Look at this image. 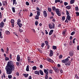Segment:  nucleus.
Segmentation results:
<instances>
[{
    "instance_id": "f257e3e1",
    "label": "nucleus",
    "mask_w": 79,
    "mask_h": 79,
    "mask_svg": "<svg viewBox=\"0 0 79 79\" xmlns=\"http://www.w3.org/2000/svg\"><path fill=\"white\" fill-rule=\"evenodd\" d=\"M15 69V66L13 64V62L11 60L8 62L5 67L7 74H11L12 71H14Z\"/></svg>"
},
{
    "instance_id": "f03ea898",
    "label": "nucleus",
    "mask_w": 79,
    "mask_h": 79,
    "mask_svg": "<svg viewBox=\"0 0 79 79\" xmlns=\"http://www.w3.org/2000/svg\"><path fill=\"white\" fill-rule=\"evenodd\" d=\"M56 13V14L58 15V16H61V12L59 10V9H56L55 10Z\"/></svg>"
},
{
    "instance_id": "7ed1b4c3",
    "label": "nucleus",
    "mask_w": 79,
    "mask_h": 79,
    "mask_svg": "<svg viewBox=\"0 0 79 79\" xmlns=\"http://www.w3.org/2000/svg\"><path fill=\"white\" fill-rule=\"evenodd\" d=\"M49 28L50 29H55V23H52V25L51 24V23H49L48 24Z\"/></svg>"
},
{
    "instance_id": "20e7f679",
    "label": "nucleus",
    "mask_w": 79,
    "mask_h": 79,
    "mask_svg": "<svg viewBox=\"0 0 79 79\" xmlns=\"http://www.w3.org/2000/svg\"><path fill=\"white\" fill-rule=\"evenodd\" d=\"M52 69L54 70V71L56 72V73H59V70H58V68L55 67H52Z\"/></svg>"
},
{
    "instance_id": "39448f33",
    "label": "nucleus",
    "mask_w": 79,
    "mask_h": 79,
    "mask_svg": "<svg viewBox=\"0 0 79 79\" xmlns=\"http://www.w3.org/2000/svg\"><path fill=\"white\" fill-rule=\"evenodd\" d=\"M11 22L13 27H15V25L14 24V23H15V20L13 19H11Z\"/></svg>"
},
{
    "instance_id": "423d86ee",
    "label": "nucleus",
    "mask_w": 79,
    "mask_h": 79,
    "mask_svg": "<svg viewBox=\"0 0 79 79\" xmlns=\"http://www.w3.org/2000/svg\"><path fill=\"white\" fill-rule=\"evenodd\" d=\"M43 15L45 18H46L47 16V13L46 11L44 10L43 11Z\"/></svg>"
},
{
    "instance_id": "0eeeda50",
    "label": "nucleus",
    "mask_w": 79,
    "mask_h": 79,
    "mask_svg": "<svg viewBox=\"0 0 79 79\" xmlns=\"http://www.w3.org/2000/svg\"><path fill=\"white\" fill-rule=\"evenodd\" d=\"M47 60L48 61H49V62H50L51 63H53L54 62L53 60L49 58H47Z\"/></svg>"
},
{
    "instance_id": "6e6552de",
    "label": "nucleus",
    "mask_w": 79,
    "mask_h": 79,
    "mask_svg": "<svg viewBox=\"0 0 79 79\" xmlns=\"http://www.w3.org/2000/svg\"><path fill=\"white\" fill-rule=\"evenodd\" d=\"M4 24H5V23H4L3 22H1L0 24V27H1V28L3 27V26H4Z\"/></svg>"
},
{
    "instance_id": "1a4fd4ad",
    "label": "nucleus",
    "mask_w": 79,
    "mask_h": 79,
    "mask_svg": "<svg viewBox=\"0 0 79 79\" xmlns=\"http://www.w3.org/2000/svg\"><path fill=\"white\" fill-rule=\"evenodd\" d=\"M44 73H45L46 75H48V72L47 71H48V69H47V70L46 69H44Z\"/></svg>"
},
{
    "instance_id": "9d476101",
    "label": "nucleus",
    "mask_w": 79,
    "mask_h": 79,
    "mask_svg": "<svg viewBox=\"0 0 79 79\" xmlns=\"http://www.w3.org/2000/svg\"><path fill=\"white\" fill-rule=\"evenodd\" d=\"M64 64L66 66H69V65L71 64V62H70V61L67 62L66 63Z\"/></svg>"
},
{
    "instance_id": "9b49d317",
    "label": "nucleus",
    "mask_w": 79,
    "mask_h": 79,
    "mask_svg": "<svg viewBox=\"0 0 79 79\" xmlns=\"http://www.w3.org/2000/svg\"><path fill=\"white\" fill-rule=\"evenodd\" d=\"M2 4L3 6H6L7 5V2L6 1H2Z\"/></svg>"
},
{
    "instance_id": "f8f14e48",
    "label": "nucleus",
    "mask_w": 79,
    "mask_h": 79,
    "mask_svg": "<svg viewBox=\"0 0 79 79\" xmlns=\"http://www.w3.org/2000/svg\"><path fill=\"white\" fill-rule=\"evenodd\" d=\"M53 55V52L52 50H51L50 52V54H49V56H52Z\"/></svg>"
},
{
    "instance_id": "ddd939ff",
    "label": "nucleus",
    "mask_w": 79,
    "mask_h": 79,
    "mask_svg": "<svg viewBox=\"0 0 79 79\" xmlns=\"http://www.w3.org/2000/svg\"><path fill=\"white\" fill-rule=\"evenodd\" d=\"M17 61H20V56L19 55H17Z\"/></svg>"
},
{
    "instance_id": "4468645a",
    "label": "nucleus",
    "mask_w": 79,
    "mask_h": 79,
    "mask_svg": "<svg viewBox=\"0 0 79 79\" xmlns=\"http://www.w3.org/2000/svg\"><path fill=\"white\" fill-rule=\"evenodd\" d=\"M35 74L37 75H40V71L37 70L35 71Z\"/></svg>"
},
{
    "instance_id": "2eb2a0df",
    "label": "nucleus",
    "mask_w": 79,
    "mask_h": 79,
    "mask_svg": "<svg viewBox=\"0 0 79 79\" xmlns=\"http://www.w3.org/2000/svg\"><path fill=\"white\" fill-rule=\"evenodd\" d=\"M53 31H54V30H50V31L49 33V35H51L53 34Z\"/></svg>"
},
{
    "instance_id": "dca6fc26",
    "label": "nucleus",
    "mask_w": 79,
    "mask_h": 79,
    "mask_svg": "<svg viewBox=\"0 0 79 79\" xmlns=\"http://www.w3.org/2000/svg\"><path fill=\"white\" fill-rule=\"evenodd\" d=\"M67 18L68 20V21H70V20H71V16H69V15H68L67 16Z\"/></svg>"
},
{
    "instance_id": "f3484780",
    "label": "nucleus",
    "mask_w": 79,
    "mask_h": 79,
    "mask_svg": "<svg viewBox=\"0 0 79 79\" xmlns=\"http://www.w3.org/2000/svg\"><path fill=\"white\" fill-rule=\"evenodd\" d=\"M69 58L70 59V56H69L66 59H65L66 62H68L69 60Z\"/></svg>"
},
{
    "instance_id": "a211bd4d",
    "label": "nucleus",
    "mask_w": 79,
    "mask_h": 79,
    "mask_svg": "<svg viewBox=\"0 0 79 79\" xmlns=\"http://www.w3.org/2000/svg\"><path fill=\"white\" fill-rule=\"evenodd\" d=\"M18 25V26H19V27H20V28H21V26H23V24L21 23H17Z\"/></svg>"
},
{
    "instance_id": "6ab92c4d",
    "label": "nucleus",
    "mask_w": 79,
    "mask_h": 79,
    "mask_svg": "<svg viewBox=\"0 0 79 79\" xmlns=\"http://www.w3.org/2000/svg\"><path fill=\"white\" fill-rule=\"evenodd\" d=\"M40 74L41 75H42V76H44V72H43V71L42 70H40Z\"/></svg>"
},
{
    "instance_id": "aec40b11",
    "label": "nucleus",
    "mask_w": 79,
    "mask_h": 79,
    "mask_svg": "<svg viewBox=\"0 0 79 79\" xmlns=\"http://www.w3.org/2000/svg\"><path fill=\"white\" fill-rule=\"evenodd\" d=\"M69 55L70 56H73V52L71 51L69 53Z\"/></svg>"
},
{
    "instance_id": "412c9836",
    "label": "nucleus",
    "mask_w": 79,
    "mask_h": 79,
    "mask_svg": "<svg viewBox=\"0 0 79 79\" xmlns=\"http://www.w3.org/2000/svg\"><path fill=\"white\" fill-rule=\"evenodd\" d=\"M23 76H24L25 77H28V76H29V74L24 73L23 74Z\"/></svg>"
},
{
    "instance_id": "4be33fe9",
    "label": "nucleus",
    "mask_w": 79,
    "mask_h": 79,
    "mask_svg": "<svg viewBox=\"0 0 79 79\" xmlns=\"http://www.w3.org/2000/svg\"><path fill=\"white\" fill-rule=\"evenodd\" d=\"M36 13L37 15L39 16L40 15V11H37Z\"/></svg>"
},
{
    "instance_id": "5701e85b",
    "label": "nucleus",
    "mask_w": 79,
    "mask_h": 79,
    "mask_svg": "<svg viewBox=\"0 0 79 79\" xmlns=\"http://www.w3.org/2000/svg\"><path fill=\"white\" fill-rule=\"evenodd\" d=\"M17 2L16 1V0H13V5H16Z\"/></svg>"
},
{
    "instance_id": "b1692460",
    "label": "nucleus",
    "mask_w": 79,
    "mask_h": 79,
    "mask_svg": "<svg viewBox=\"0 0 79 79\" xmlns=\"http://www.w3.org/2000/svg\"><path fill=\"white\" fill-rule=\"evenodd\" d=\"M5 32L6 35H10V32L9 31H6Z\"/></svg>"
},
{
    "instance_id": "393cba45",
    "label": "nucleus",
    "mask_w": 79,
    "mask_h": 79,
    "mask_svg": "<svg viewBox=\"0 0 79 79\" xmlns=\"http://www.w3.org/2000/svg\"><path fill=\"white\" fill-rule=\"evenodd\" d=\"M35 19H39V16L36 15L35 17Z\"/></svg>"
},
{
    "instance_id": "a878e982",
    "label": "nucleus",
    "mask_w": 79,
    "mask_h": 79,
    "mask_svg": "<svg viewBox=\"0 0 79 79\" xmlns=\"http://www.w3.org/2000/svg\"><path fill=\"white\" fill-rule=\"evenodd\" d=\"M75 0H71L70 3V4H73L74 3V1Z\"/></svg>"
},
{
    "instance_id": "bb28decb",
    "label": "nucleus",
    "mask_w": 79,
    "mask_h": 79,
    "mask_svg": "<svg viewBox=\"0 0 79 79\" xmlns=\"http://www.w3.org/2000/svg\"><path fill=\"white\" fill-rule=\"evenodd\" d=\"M66 8H67V9H68V10H69V9H71V6H66Z\"/></svg>"
},
{
    "instance_id": "cd10ccee",
    "label": "nucleus",
    "mask_w": 79,
    "mask_h": 79,
    "mask_svg": "<svg viewBox=\"0 0 79 79\" xmlns=\"http://www.w3.org/2000/svg\"><path fill=\"white\" fill-rule=\"evenodd\" d=\"M49 73H50V74H53V70L52 69H50L49 71Z\"/></svg>"
},
{
    "instance_id": "c85d7f7f",
    "label": "nucleus",
    "mask_w": 79,
    "mask_h": 79,
    "mask_svg": "<svg viewBox=\"0 0 79 79\" xmlns=\"http://www.w3.org/2000/svg\"><path fill=\"white\" fill-rule=\"evenodd\" d=\"M29 65H27V68L26 69V70L27 71H29Z\"/></svg>"
},
{
    "instance_id": "c756f323",
    "label": "nucleus",
    "mask_w": 79,
    "mask_h": 79,
    "mask_svg": "<svg viewBox=\"0 0 79 79\" xmlns=\"http://www.w3.org/2000/svg\"><path fill=\"white\" fill-rule=\"evenodd\" d=\"M12 10L13 11V13H15V8L14 7H12Z\"/></svg>"
},
{
    "instance_id": "7c9ffc66",
    "label": "nucleus",
    "mask_w": 79,
    "mask_h": 79,
    "mask_svg": "<svg viewBox=\"0 0 79 79\" xmlns=\"http://www.w3.org/2000/svg\"><path fill=\"white\" fill-rule=\"evenodd\" d=\"M33 70H36L37 69V67L35 66H34L32 68Z\"/></svg>"
},
{
    "instance_id": "2f4dec72",
    "label": "nucleus",
    "mask_w": 79,
    "mask_h": 79,
    "mask_svg": "<svg viewBox=\"0 0 79 79\" xmlns=\"http://www.w3.org/2000/svg\"><path fill=\"white\" fill-rule=\"evenodd\" d=\"M52 48L53 50H56L57 48L56 46H52Z\"/></svg>"
},
{
    "instance_id": "473e14b6",
    "label": "nucleus",
    "mask_w": 79,
    "mask_h": 79,
    "mask_svg": "<svg viewBox=\"0 0 79 79\" xmlns=\"http://www.w3.org/2000/svg\"><path fill=\"white\" fill-rule=\"evenodd\" d=\"M44 42L46 44V45L47 46L48 45V42L47 41H44Z\"/></svg>"
},
{
    "instance_id": "72a5a7b5",
    "label": "nucleus",
    "mask_w": 79,
    "mask_h": 79,
    "mask_svg": "<svg viewBox=\"0 0 79 79\" xmlns=\"http://www.w3.org/2000/svg\"><path fill=\"white\" fill-rule=\"evenodd\" d=\"M8 78H9V79H11V78H12V75H8Z\"/></svg>"
},
{
    "instance_id": "f704fd0d",
    "label": "nucleus",
    "mask_w": 79,
    "mask_h": 79,
    "mask_svg": "<svg viewBox=\"0 0 79 79\" xmlns=\"http://www.w3.org/2000/svg\"><path fill=\"white\" fill-rule=\"evenodd\" d=\"M62 21H64L65 19V16H63L62 17Z\"/></svg>"
},
{
    "instance_id": "c9c22d12",
    "label": "nucleus",
    "mask_w": 79,
    "mask_h": 79,
    "mask_svg": "<svg viewBox=\"0 0 79 79\" xmlns=\"http://www.w3.org/2000/svg\"><path fill=\"white\" fill-rule=\"evenodd\" d=\"M75 10L76 11H78L79 10V8H78V6H76L75 7Z\"/></svg>"
},
{
    "instance_id": "e433bc0d",
    "label": "nucleus",
    "mask_w": 79,
    "mask_h": 79,
    "mask_svg": "<svg viewBox=\"0 0 79 79\" xmlns=\"http://www.w3.org/2000/svg\"><path fill=\"white\" fill-rule=\"evenodd\" d=\"M2 32L0 31V37L1 39H3V36H2Z\"/></svg>"
},
{
    "instance_id": "4c0bfd02",
    "label": "nucleus",
    "mask_w": 79,
    "mask_h": 79,
    "mask_svg": "<svg viewBox=\"0 0 79 79\" xmlns=\"http://www.w3.org/2000/svg\"><path fill=\"white\" fill-rule=\"evenodd\" d=\"M75 33H76V32H75V31H73L71 33V35H73L74 34H75Z\"/></svg>"
},
{
    "instance_id": "58836bf2",
    "label": "nucleus",
    "mask_w": 79,
    "mask_h": 79,
    "mask_svg": "<svg viewBox=\"0 0 79 79\" xmlns=\"http://www.w3.org/2000/svg\"><path fill=\"white\" fill-rule=\"evenodd\" d=\"M59 58L60 59H61V58H63V55H59Z\"/></svg>"
},
{
    "instance_id": "ea45409f",
    "label": "nucleus",
    "mask_w": 79,
    "mask_h": 79,
    "mask_svg": "<svg viewBox=\"0 0 79 79\" xmlns=\"http://www.w3.org/2000/svg\"><path fill=\"white\" fill-rule=\"evenodd\" d=\"M5 60V61H8L9 60V58L6 57Z\"/></svg>"
},
{
    "instance_id": "a19ab883",
    "label": "nucleus",
    "mask_w": 79,
    "mask_h": 79,
    "mask_svg": "<svg viewBox=\"0 0 79 79\" xmlns=\"http://www.w3.org/2000/svg\"><path fill=\"white\" fill-rule=\"evenodd\" d=\"M57 2H60V0H56L55 1V3H56Z\"/></svg>"
},
{
    "instance_id": "79ce46f5",
    "label": "nucleus",
    "mask_w": 79,
    "mask_h": 79,
    "mask_svg": "<svg viewBox=\"0 0 79 79\" xmlns=\"http://www.w3.org/2000/svg\"><path fill=\"white\" fill-rule=\"evenodd\" d=\"M62 63H66V60L65 59L62 60Z\"/></svg>"
},
{
    "instance_id": "37998d69",
    "label": "nucleus",
    "mask_w": 79,
    "mask_h": 79,
    "mask_svg": "<svg viewBox=\"0 0 79 79\" xmlns=\"http://www.w3.org/2000/svg\"><path fill=\"white\" fill-rule=\"evenodd\" d=\"M44 45H45V44L44 43H42V44L41 45V47H42V48H44Z\"/></svg>"
},
{
    "instance_id": "c03bdc74",
    "label": "nucleus",
    "mask_w": 79,
    "mask_h": 79,
    "mask_svg": "<svg viewBox=\"0 0 79 79\" xmlns=\"http://www.w3.org/2000/svg\"><path fill=\"white\" fill-rule=\"evenodd\" d=\"M9 58L10 60H12V55L11 54H10Z\"/></svg>"
},
{
    "instance_id": "a18cd8bd",
    "label": "nucleus",
    "mask_w": 79,
    "mask_h": 79,
    "mask_svg": "<svg viewBox=\"0 0 79 79\" xmlns=\"http://www.w3.org/2000/svg\"><path fill=\"white\" fill-rule=\"evenodd\" d=\"M48 10L49 12H52V9L51 8H48Z\"/></svg>"
},
{
    "instance_id": "49530a36",
    "label": "nucleus",
    "mask_w": 79,
    "mask_h": 79,
    "mask_svg": "<svg viewBox=\"0 0 79 79\" xmlns=\"http://www.w3.org/2000/svg\"><path fill=\"white\" fill-rule=\"evenodd\" d=\"M59 71H60V73H63V70L62 69H59Z\"/></svg>"
},
{
    "instance_id": "de8ad7c7",
    "label": "nucleus",
    "mask_w": 79,
    "mask_h": 79,
    "mask_svg": "<svg viewBox=\"0 0 79 79\" xmlns=\"http://www.w3.org/2000/svg\"><path fill=\"white\" fill-rule=\"evenodd\" d=\"M52 9L53 11H55V10H56V7L55 6H53L52 7Z\"/></svg>"
},
{
    "instance_id": "09e8293b",
    "label": "nucleus",
    "mask_w": 79,
    "mask_h": 79,
    "mask_svg": "<svg viewBox=\"0 0 79 79\" xmlns=\"http://www.w3.org/2000/svg\"><path fill=\"white\" fill-rule=\"evenodd\" d=\"M26 4L27 6H29V2H26Z\"/></svg>"
},
{
    "instance_id": "8fccbe9b",
    "label": "nucleus",
    "mask_w": 79,
    "mask_h": 79,
    "mask_svg": "<svg viewBox=\"0 0 79 79\" xmlns=\"http://www.w3.org/2000/svg\"><path fill=\"white\" fill-rule=\"evenodd\" d=\"M76 14L77 16H79V13L78 12H76Z\"/></svg>"
},
{
    "instance_id": "3c124183",
    "label": "nucleus",
    "mask_w": 79,
    "mask_h": 79,
    "mask_svg": "<svg viewBox=\"0 0 79 79\" xmlns=\"http://www.w3.org/2000/svg\"><path fill=\"white\" fill-rule=\"evenodd\" d=\"M39 23V22H38V21H36L35 22V25L36 26H37V25L38 24V23Z\"/></svg>"
},
{
    "instance_id": "603ef678",
    "label": "nucleus",
    "mask_w": 79,
    "mask_h": 79,
    "mask_svg": "<svg viewBox=\"0 0 79 79\" xmlns=\"http://www.w3.org/2000/svg\"><path fill=\"white\" fill-rule=\"evenodd\" d=\"M75 77L77 78V79H79V77H78V76H77V74H76L75 75Z\"/></svg>"
},
{
    "instance_id": "864d4df0",
    "label": "nucleus",
    "mask_w": 79,
    "mask_h": 79,
    "mask_svg": "<svg viewBox=\"0 0 79 79\" xmlns=\"http://www.w3.org/2000/svg\"><path fill=\"white\" fill-rule=\"evenodd\" d=\"M64 4L65 6H66V5H68V3L66 2H64Z\"/></svg>"
},
{
    "instance_id": "5fc2aeb1",
    "label": "nucleus",
    "mask_w": 79,
    "mask_h": 79,
    "mask_svg": "<svg viewBox=\"0 0 79 79\" xmlns=\"http://www.w3.org/2000/svg\"><path fill=\"white\" fill-rule=\"evenodd\" d=\"M65 34H66V31H63V32H62V34L64 35H65Z\"/></svg>"
},
{
    "instance_id": "6e6d98bb",
    "label": "nucleus",
    "mask_w": 79,
    "mask_h": 79,
    "mask_svg": "<svg viewBox=\"0 0 79 79\" xmlns=\"http://www.w3.org/2000/svg\"><path fill=\"white\" fill-rule=\"evenodd\" d=\"M19 32H23V30H22L20 28L19 29Z\"/></svg>"
},
{
    "instance_id": "4d7b16f0",
    "label": "nucleus",
    "mask_w": 79,
    "mask_h": 79,
    "mask_svg": "<svg viewBox=\"0 0 79 79\" xmlns=\"http://www.w3.org/2000/svg\"><path fill=\"white\" fill-rule=\"evenodd\" d=\"M66 15L67 16H68V15H69V12H68V11H66Z\"/></svg>"
},
{
    "instance_id": "13d9d810",
    "label": "nucleus",
    "mask_w": 79,
    "mask_h": 79,
    "mask_svg": "<svg viewBox=\"0 0 79 79\" xmlns=\"http://www.w3.org/2000/svg\"><path fill=\"white\" fill-rule=\"evenodd\" d=\"M14 34H15V35H16L17 37H18V34H17L15 32H14Z\"/></svg>"
},
{
    "instance_id": "bf43d9fd",
    "label": "nucleus",
    "mask_w": 79,
    "mask_h": 79,
    "mask_svg": "<svg viewBox=\"0 0 79 79\" xmlns=\"http://www.w3.org/2000/svg\"><path fill=\"white\" fill-rule=\"evenodd\" d=\"M27 60L28 61V63H30V62H31V59H30L29 58V57L28 58Z\"/></svg>"
},
{
    "instance_id": "052dcab7",
    "label": "nucleus",
    "mask_w": 79,
    "mask_h": 79,
    "mask_svg": "<svg viewBox=\"0 0 79 79\" xmlns=\"http://www.w3.org/2000/svg\"><path fill=\"white\" fill-rule=\"evenodd\" d=\"M25 41L26 42H27L28 43H29V40L27 39H26Z\"/></svg>"
},
{
    "instance_id": "680f3d73",
    "label": "nucleus",
    "mask_w": 79,
    "mask_h": 79,
    "mask_svg": "<svg viewBox=\"0 0 79 79\" xmlns=\"http://www.w3.org/2000/svg\"><path fill=\"white\" fill-rule=\"evenodd\" d=\"M48 75H46L45 76V79H48Z\"/></svg>"
},
{
    "instance_id": "e2e57ef3",
    "label": "nucleus",
    "mask_w": 79,
    "mask_h": 79,
    "mask_svg": "<svg viewBox=\"0 0 79 79\" xmlns=\"http://www.w3.org/2000/svg\"><path fill=\"white\" fill-rule=\"evenodd\" d=\"M16 65L17 66H19V62H16Z\"/></svg>"
},
{
    "instance_id": "0e129e2a",
    "label": "nucleus",
    "mask_w": 79,
    "mask_h": 79,
    "mask_svg": "<svg viewBox=\"0 0 79 79\" xmlns=\"http://www.w3.org/2000/svg\"><path fill=\"white\" fill-rule=\"evenodd\" d=\"M45 34H46V35H47V34H48V32H47V30H45Z\"/></svg>"
},
{
    "instance_id": "69168bd1",
    "label": "nucleus",
    "mask_w": 79,
    "mask_h": 79,
    "mask_svg": "<svg viewBox=\"0 0 79 79\" xmlns=\"http://www.w3.org/2000/svg\"><path fill=\"white\" fill-rule=\"evenodd\" d=\"M31 30L33 32H35V29H31Z\"/></svg>"
},
{
    "instance_id": "338daca9",
    "label": "nucleus",
    "mask_w": 79,
    "mask_h": 79,
    "mask_svg": "<svg viewBox=\"0 0 79 79\" xmlns=\"http://www.w3.org/2000/svg\"><path fill=\"white\" fill-rule=\"evenodd\" d=\"M18 22L17 23H21V20H20L19 19L18 20Z\"/></svg>"
},
{
    "instance_id": "774afa93",
    "label": "nucleus",
    "mask_w": 79,
    "mask_h": 79,
    "mask_svg": "<svg viewBox=\"0 0 79 79\" xmlns=\"http://www.w3.org/2000/svg\"><path fill=\"white\" fill-rule=\"evenodd\" d=\"M36 10H38V11H40V8H39V7H36Z\"/></svg>"
}]
</instances>
